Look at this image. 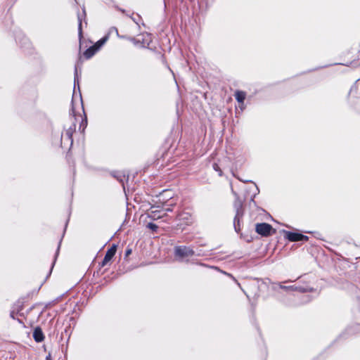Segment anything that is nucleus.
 <instances>
[{"instance_id": "obj_14", "label": "nucleus", "mask_w": 360, "mask_h": 360, "mask_svg": "<svg viewBox=\"0 0 360 360\" xmlns=\"http://www.w3.org/2000/svg\"><path fill=\"white\" fill-rule=\"evenodd\" d=\"M131 250H127V252H126V255H129V254H131Z\"/></svg>"}, {"instance_id": "obj_7", "label": "nucleus", "mask_w": 360, "mask_h": 360, "mask_svg": "<svg viewBox=\"0 0 360 360\" xmlns=\"http://www.w3.org/2000/svg\"><path fill=\"white\" fill-rule=\"evenodd\" d=\"M98 51L92 46L85 51L84 56L86 58H91Z\"/></svg>"}, {"instance_id": "obj_6", "label": "nucleus", "mask_w": 360, "mask_h": 360, "mask_svg": "<svg viewBox=\"0 0 360 360\" xmlns=\"http://www.w3.org/2000/svg\"><path fill=\"white\" fill-rule=\"evenodd\" d=\"M33 338L37 342H41L44 340V334L40 328H37L34 329Z\"/></svg>"}, {"instance_id": "obj_11", "label": "nucleus", "mask_w": 360, "mask_h": 360, "mask_svg": "<svg viewBox=\"0 0 360 360\" xmlns=\"http://www.w3.org/2000/svg\"><path fill=\"white\" fill-rule=\"evenodd\" d=\"M213 169L217 171V172H219V176H221L222 175V172L221 171V169H219V166L217 164H214L213 165Z\"/></svg>"}, {"instance_id": "obj_2", "label": "nucleus", "mask_w": 360, "mask_h": 360, "mask_svg": "<svg viewBox=\"0 0 360 360\" xmlns=\"http://www.w3.org/2000/svg\"><path fill=\"white\" fill-rule=\"evenodd\" d=\"M272 229V226L266 223L258 224L256 226V231L263 236H269Z\"/></svg>"}, {"instance_id": "obj_9", "label": "nucleus", "mask_w": 360, "mask_h": 360, "mask_svg": "<svg viewBox=\"0 0 360 360\" xmlns=\"http://www.w3.org/2000/svg\"><path fill=\"white\" fill-rule=\"evenodd\" d=\"M159 212H160L158 210H151L149 214L150 217H152L154 219H159L162 217L160 214H159Z\"/></svg>"}, {"instance_id": "obj_3", "label": "nucleus", "mask_w": 360, "mask_h": 360, "mask_svg": "<svg viewBox=\"0 0 360 360\" xmlns=\"http://www.w3.org/2000/svg\"><path fill=\"white\" fill-rule=\"evenodd\" d=\"M285 236L290 240V241H300V240H307L308 237L307 236L302 235L301 233H292L290 231H284Z\"/></svg>"}, {"instance_id": "obj_1", "label": "nucleus", "mask_w": 360, "mask_h": 360, "mask_svg": "<svg viewBox=\"0 0 360 360\" xmlns=\"http://www.w3.org/2000/svg\"><path fill=\"white\" fill-rule=\"evenodd\" d=\"M193 254V250L189 247L179 246L175 248L176 256L180 257L181 258L192 256Z\"/></svg>"}, {"instance_id": "obj_12", "label": "nucleus", "mask_w": 360, "mask_h": 360, "mask_svg": "<svg viewBox=\"0 0 360 360\" xmlns=\"http://www.w3.org/2000/svg\"><path fill=\"white\" fill-rule=\"evenodd\" d=\"M148 227L149 229H150L151 230H153V231H155L158 229V226L156 224H153V223H149L148 224Z\"/></svg>"}, {"instance_id": "obj_15", "label": "nucleus", "mask_w": 360, "mask_h": 360, "mask_svg": "<svg viewBox=\"0 0 360 360\" xmlns=\"http://www.w3.org/2000/svg\"><path fill=\"white\" fill-rule=\"evenodd\" d=\"M46 360H51V355L50 354L46 356Z\"/></svg>"}, {"instance_id": "obj_13", "label": "nucleus", "mask_w": 360, "mask_h": 360, "mask_svg": "<svg viewBox=\"0 0 360 360\" xmlns=\"http://www.w3.org/2000/svg\"><path fill=\"white\" fill-rule=\"evenodd\" d=\"M79 34L81 36L82 34V22L81 20L79 18Z\"/></svg>"}, {"instance_id": "obj_16", "label": "nucleus", "mask_w": 360, "mask_h": 360, "mask_svg": "<svg viewBox=\"0 0 360 360\" xmlns=\"http://www.w3.org/2000/svg\"><path fill=\"white\" fill-rule=\"evenodd\" d=\"M282 288H287L285 286H281Z\"/></svg>"}, {"instance_id": "obj_8", "label": "nucleus", "mask_w": 360, "mask_h": 360, "mask_svg": "<svg viewBox=\"0 0 360 360\" xmlns=\"http://www.w3.org/2000/svg\"><path fill=\"white\" fill-rule=\"evenodd\" d=\"M108 36H105L103 38L98 41L93 46L98 51L100 48L108 41Z\"/></svg>"}, {"instance_id": "obj_5", "label": "nucleus", "mask_w": 360, "mask_h": 360, "mask_svg": "<svg viewBox=\"0 0 360 360\" xmlns=\"http://www.w3.org/2000/svg\"><path fill=\"white\" fill-rule=\"evenodd\" d=\"M246 97V94L244 91H237L235 93V98L236 101L240 104V108L243 110V105H244V101Z\"/></svg>"}, {"instance_id": "obj_4", "label": "nucleus", "mask_w": 360, "mask_h": 360, "mask_svg": "<svg viewBox=\"0 0 360 360\" xmlns=\"http://www.w3.org/2000/svg\"><path fill=\"white\" fill-rule=\"evenodd\" d=\"M117 250V246L113 245L106 252L105 257L102 262V266H105L108 262H109L111 259L115 255Z\"/></svg>"}, {"instance_id": "obj_10", "label": "nucleus", "mask_w": 360, "mask_h": 360, "mask_svg": "<svg viewBox=\"0 0 360 360\" xmlns=\"http://www.w3.org/2000/svg\"><path fill=\"white\" fill-rule=\"evenodd\" d=\"M113 33L115 34L117 37H119L118 31H117V28H115V27H111L109 30L108 33V34L106 36L109 37V35H110V34H112Z\"/></svg>"}]
</instances>
